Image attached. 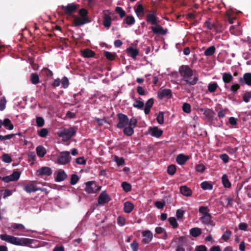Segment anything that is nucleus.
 I'll list each match as a JSON object with an SVG mask.
<instances>
[{
    "label": "nucleus",
    "instance_id": "1",
    "mask_svg": "<svg viewBox=\"0 0 251 251\" xmlns=\"http://www.w3.org/2000/svg\"><path fill=\"white\" fill-rule=\"evenodd\" d=\"M179 72L182 80L190 86L194 85L198 81V75H194V71L187 65H182L179 67Z\"/></svg>",
    "mask_w": 251,
    "mask_h": 251
},
{
    "label": "nucleus",
    "instance_id": "2",
    "mask_svg": "<svg viewBox=\"0 0 251 251\" xmlns=\"http://www.w3.org/2000/svg\"><path fill=\"white\" fill-rule=\"evenodd\" d=\"M2 240L6 241L16 246H25L32 243V239L22 238H19L11 235H8L5 234H1L0 236Z\"/></svg>",
    "mask_w": 251,
    "mask_h": 251
},
{
    "label": "nucleus",
    "instance_id": "3",
    "mask_svg": "<svg viewBox=\"0 0 251 251\" xmlns=\"http://www.w3.org/2000/svg\"><path fill=\"white\" fill-rule=\"evenodd\" d=\"M209 209L208 207L201 206L199 207V212L202 214L200 219L201 223L204 225L214 226L212 220V216L209 213Z\"/></svg>",
    "mask_w": 251,
    "mask_h": 251
},
{
    "label": "nucleus",
    "instance_id": "4",
    "mask_svg": "<svg viewBox=\"0 0 251 251\" xmlns=\"http://www.w3.org/2000/svg\"><path fill=\"white\" fill-rule=\"evenodd\" d=\"M75 127H70L69 128H63L57 132L58 136L62 138L63 141L67 142L70 140L76 134Z\"/></svg>",
    "mask_w": 251,
    "mask_h": 251
},
{
    "label": "nucleus",
    "instance_id": "5",
    "mask_svg": "<svg viewBox=\"0 0 251 251\" xmlns=\"http://www.w3.org/2000/svg\"><path fill=\"white\" fill-rule=\"evenodd\" d=\"M9 228L14 234L19 236L25 235L24 233L29 231L26 230L25 226L21 224H12Z\"/></svg>",
    "mask_w": 251,
    "mask_h": 251
},
{
    "label": "nucleus",
    "instance_id": "6",
    "mask_svg": "<svg viewBox=\"0 0 251 251\" xmlns=\"http://www.w3.org/2000/svg\"><path fill=\"white\" fill-rule=\"evenodd\" d=\"M72 159L70 153L68 151H64L60 153L57 158V163L61 165H66L69 163Z\"/></svg>",
    "mask_w": 251,
    "mask_h": 251
},
{
    "label": "nucleus",
    "instance_id": "7",
    "mask_svg": "<svg viewBox=\"0 0 251 251\" xmlns=\"http://www.w3.org/2000/svg\"><path fill=\"white\" fill-rule=\"evenodd\" d=\"M59 7L65 15L71 16L76 11L79 7V5L74 3H68L67 6L61 5Z\"/></svg>",
    "mask_w": 251,
    "mask_h": 251
},
{
    "label": "nucleus",
    "instance_id": "8",
    "mask_svg": "<svg viewBox=\"0 0 251 251\" xmlns=\"http://www.w3.org/2000/svg\"><path fill=\"white\" fill-rule=\"evenodd\" d=\"M101 187L98 186L94 181H88L86 183L85 191L88 194L95 193L99 191Z\"/></svg>",
    "mask_w": 251,
    "mask_h": 251
},
{
    "label": "nucleus",
    "instance_id": "9",
    "mask_svg": "<svg viewBox=\"0 0 251 251\" xmlns=\"http://www.w3.org/2000/svg\"><path fill=\"white\" fill-rule=\"evenodd\" d=\"M117 118L119 121L117 125L118 128H123L128 125L129 119L126 115L123 113H118L117 114Z\"/></svg>",
    "mask_w": 251,
    "mask_h": 251
},
{
    "label": "nucleus",
    "instance_id": "10",
    "mask_svg": "<svg viewBox=\"0 0 251 251\" xmlns=\"http://www.w3.org/2000/svg\"><path fill=\"white\" fill-rule=\"evenodd\" d=\"M20 175V172L14 171L11 175L3 177L2 181L5 183H8L10 181H16L19 179Z\"/></svg>",
    "mask_w": 251,
    "mask_h": 251
},
{
    "label": "nucleus",
    "instance_id": "11",
    "mask_svg": "<svg viewBox=\"0 0 251 251\" xmlns=\"http://www.w3.org/2000/svg\"><path fill=\"white\" fill-rule=\"evenodd\" d=\"M175 242L177 243L176 251H185L183 247L186 245V240L184 236H180L175 239Z\"/></svg>",
    "mask_w": 251,
    "mask_h": 251
},
{
    "label": "nucleus",
    "instance_id": "12",
    "mask_svg": "<svg viewBox=\"0 0 251 251\" xmlns=\"http://www.w3.org/2000/svg\"><path fill=\"white\" fill-rule=\"evenodd\" d=\"M146 21L148 23L153 25L157 24V17L155 11H151L150 13L146 15Z\"/></svg>",
    "mask_w": 251,
    "mask_h": 251
},
{
    "label": "nucleus",
    "instance_id": "13",
    "mask_svg": "<svg viewBox=\"0 0 251 251\" xmlns=\"http://www.w3.org/2000/svg\"><path fill=\"white\" fill-rule=\"evenodd\" d=\"M52 173L50 168L48 167H42L36 171V175L38 176H50Z\"/></svg>",
    "mask_w": 251,
    "mask_h": 251
},
{
    "label": "nucleus",
    "instance_id": "14",
    "mask_svg": "<svg viewBox=\"0 0 251 251\" xmlns=\"http://www.w3.org/2000/svg\"><path fill=\"white\" fill-rule=\"evenodd\" d=\"M144 238L142 240V242L144 244H149L153 238L152 232L149 230H144L142 233Z\"/></svg>",
    "mask_w": 251,
    "mask_h": 251
},
{
    "label": "nucleus",
    "instance_id": "15",
    "mask_svg": "<svg viewBox=\"0 0 251 251\" xmlns=\"http://www.w3.org/2000/svg\"><path fill=\"white\" fill-rule=\"evenodd\" d=\"M239 82L241 85L247 84L248 86H251V73H245L243 77L239 79Z\"/></svg>",
    "mask_w": 251,
    "mask_h": 251
},
{
    "label": "nucleus",
    "instance_id": "16",
    "mask_svg": "<svg viewBox=\"0 0 251 251\" xmlns=\"http://www.w3.org/2000/svg\"><path fill=\"white\" fill-rule=\"evenodd\" d=\"M110 200V198L108 195L105 191H103L100 195L98 201L99 204L103 205L108 202Z\"/></svg>",
    "mask_w": 251,
    "mask_h": 251
},
{
    "label": "nucleus",
    "instance_id": "17",
    "mask_svg": "<svg viewBox=\"0 0 251 251\" xmlns=\"http://www.w3.org/2000/svg\"><path fill=\"white\" fill-rule=\"evenodd\" d=\"M156 25L155 27H151V29L154 34L164 35L167 33L168 29L167 28L164 29L162 26L158 24Z\"/></svg>",
    "mask_w": 251,
    "mask_h": 251
},
{
    "label": "nucleus",
    "instance_id": "18",
    "mask_svg": "<svg viewBox=\"0 0 251 251\" xmlns=\"http://www.w3.org/2000/svg\"><path fill=\"white\" fill-rule=\"evenodd\" d=\"M171 98L172 97V91L170 89H164L158 93V97L159 99L162 100L164 97Z\"/></svg>",
    "mask_w": 251,
    "mask_h": 251
},
{
    "label": "nucleus",
    "instance_id": "19",
    "mask_svg": "<svg viewBox=\"0 0 251 251\" xmlns=\"http://www.w3.org/2000/svg\"><path fill=\"white\" fill-rule=\"evenodd\" d=\"M90 22L88 18H80L76 17L74 20V24L75 26H80Z\"/></svg>",
    "mask_w": 251,
    "mask_h": 251
},
{
    "label": "nucleus",
    "instance_id": "20",
    "mask_svg": "<svg viewBox=\"0 0 251 251\" xmlns=\"http://www.w3.org/2000/svg\"><path fill=\"white\" fill-rule=\"evenodd\" d=\"M149 131L151 136L156 138L160 137L163 134V131L157 126L150 127Z\"/></svg>",
    "mask_w": 251,
    "mask_h": 251
},
{
    "label": "nucleus",
    "instance_id": "21",
    "mask_svg": "<svg viewBox=\"0 0 251 251\" xmlns=\"http://www.w3.org/2000/svg\"><path fill=\"white\" fill-rule=\"evenodd\" d=\"M137 8H135V12L137 16L140 19H142L144 16V8L142 4L137 3Z\"/></svg>",
    "mask_w": 251,
    "mask_h": 251
},
{
    "label": "nucleus",
    "instance_id": "22",
    "mask_svg": "<svg viewBox=\"0 0 251 251\" xmlns=\"http://www.w3.org/2000/svg\"><path fill=\"white\" fill-rule=\"evenodd\" d=\"M189 159V157L183 154H178L176 158L177 163L179 165H183Z\"/></svg>",
    "mask_w": 251,
    "mask_h": 251
},
{
    "label": "nucleus",
    "instance_id": "23",
    "mask_svg": "<svg viewBox=\"0 0 251 251\" xmlns=\"http://www.w3.org/2000/svg\"><path fill=\"white\" fill-rule=\"evenodd\" d=\"M67 177V175L64 170H59L57 173V175L55 178L56 182H60L64 180Z\"/></svg>",
    "mask_w": 251,
    "mask_h": 251
},
{
    "label": "nucleus",
    "instance_id": "24",
    "mask_svg": "<svg viewBox=\"0 0 251 251\" xmlns=\"http://www.w3.org/2000/svg\"><path fill=\"white\" fill-rule=\"evenodd\" d=\"M126 52L133 59H135L139 54V50L137 49H134L132 47H130L126 49Z\"/></svg>",
    "mask_w": 251,
    "mask_h": 251
},
{
    "label": "nucleus",
    "instance_id": "25",
    "mask_svg": "<svg viewBox=\"0 0 251 251\" xmlns=\"http://www.w3.org/2000/svg\"><path fill=\"white\" fill-rule=\"evenodd\" d=\"M203 114L209 121H211L213 120L215 112L212 109H207L204 110Z\"/></svg>",
    "mask_w": 251,
    "mask_h": 251
},
{
    "label": "nucleus",
    "instance_id": "26",
    "mask_svg": "<svg viewBox=\"0 0 251 251\" xmlns=\"http://www.w3.org/2000/svg\"><path fill=\"white\" fill-rule=\"evenodd\" d=\"M180 192L183 196L189 197L192 195L191 190L186 186H182L180 187Z\"/></svg>",
    "mask_w": 251,
    "mask_h": 251
},
{
    "label": "nucleus",
    "instance_id": "27",
    "mask_svg": "<svg viewBox=\"0 0 251 251\" xmlns=\"http://www.w3.org/2000/svg\"><path fill=\"white\" fill-rule=\"evenodd\" d=\"M82 55L85 58L93 57H94L95 52L92 50L86 49L82 51Z\"/></svg>",
    "mask_w": 251,
    "mask_h": 251
},
{
    "label": "nucleus",
    "instance_id": "28",
    "mask_svg": "<svg viewBox=\"0 0 251 251\" xmlns=\"http://www.w3.org/2000/svg\"><path fill=\"white\" fill-rule=\"evenodd\" d=\"M36 151L37 155L40 157H44L47 152L46 149L42 146H37Z\"/></svg>",
    "mask_w": 251,
    "mask_h": 251
},
{
    "label": "nucleus",
    "instance_id": "29",
    "mask_svg": "<svg viewBox=\"0 0 251 251\" xmlns=\"http://www.w3.org/2000/svg\"><path fill=\"white\" fill-rule=\"evenodd\" d=\"M222 79L225 83H229L233 80V76L229 73H225L223 74Z\"/></svg>",
    "mask_w": 251,
    "mask_h": 251
},
{
    "label": "nucleus",
    "instance_id": "30",
    "mask_svg": "<svg viewBox=\"0 0 251 251\" xmlns=\"http://www.w3.org/2000/svg\"><path fill=\"white\" fill-rule=\"evenodd\" d=\"M134 205L130 201H126L124 204V211L126 213H130L134 208Z\"/></svg>",
    "mask_w": 251,
    "mask_h": 251
},
{
    "label": "nucleus",
    "instance_id": "31",
    "mask_svg": "<svg viewBox=\"0 0 251 251\" xmlns=\"http://www.w3.org/2000/svg\"><path fill=\"white\" fill-rule=\"evenodd\" d=\"M218 87L219 86L217 82H211L208 84L207 90L211 93H214L216 91Z\"/></svg>",
    "mask_w": 251,
    "mask_h": 251
},
{
    "label": "nucleus",
    "instance_id": "32",
    "mask_svg": "<svg viewBox=\"0 0 251 251\" xmlns=\"http://www.w3.org/2000/svg\"><path fill=\"white\" fill-rule=\"evenodd\" d=\"M2 125L9 130H12L14 128V126L11 123V121L8 118H5L3 122L2 121Z\"/></svg>",
    "mask_w": 251,
    "mask_h": 251
},
{
    "label": "nucleus",
    "instance_id": "33",
    "mask_svg": "<svg viewBox=\"0 0 251 251\" xmlns=\"http://www.w3.org/2000/svg\"><path fill=\"white\" fill-rule=\"evenodd\" d=\"M104 56L110 61L114 60L117 56L115 52H111L108 51H104Z\"/></svg>",
    "mask_w": 251,
    "mask_h": 251
},
{
    "label": "nucleus",
    "instance_id": "34",
    "mask_svg": "<svg viewBox=\"0 0 251 251\" xmlns=\"http://www.w3.org/2000/svg\"><path fill=\"white\" fill-rule=\"evenodd\" d=\"M216 51V48L214 46H211L207 48L204 52V55L207 56H210L215 53Z\"/></svg>",
    "mask_w": 251,
    "mask_h": 251
},
{
    "label": "nucleus",
    "instance_id": "35",
    "mask_svg": "<svg viewBox=\"0 0 251 251\" xmlns=\"http://www.w3.org/2000/svg\"><path fill=\"white\" fill-rule=\"evenodd\" d=\"M190 234L194 237H197L201 234V228L198 227H194L190 229Z\"/></svg>",
    "mask_w": 251,
    "mask_h": 251
},
{
    "label": "nucleus",
    "instance_id": "36",
    "mask_svg": "<svg viewBox=\"0 0 251 251\" xmlns=\"http://www.w3.org/2000/svg\"><path fill=\"white\" fill-rule=\"evenodd\" d=\"M135 22L134 17L132 15H128L124 20L123 24H126L128 25H132Z\"/></svg>",
    "mask_w": 251,
    "mask_h": 251
},
{
    "label": "nucleus",
    "instance_id": "37",
    "mask_svg": "<svg viewBox=\"0 0 251 251\" xmlns=\"http://www.w3.org/2000/svg\"><path fill=\"white\" fill-rule=\"evenodd\" d=\"M111 24V18L109 15L105 14L103 21V25L107 28H109Z\"/></svg>",
    "mask_w": 251,
    "mask_h": 251
},
{
    "label": "nucleus",
    "instance_id": "38",
    "mask_svg": "<svg viewBox=\"0 0 251 251\" xmlns=\"http://www.w3.org/2000/svg\"><path fill=\"white\" fill-rule=\"evenodd\" d=\"M222 181L224 186L225 188H230L231 186V183L228 179V177L226 175H224L222 177Z\"/></svg>",
    "mask_w": 251,
    "mask_h": 251
},
{
    "label": "nucleus",
    "instance_id": "39",
    "mask_svg": "<svg viewBox=\"0 0 251 251\" xmlns=\"http://www.w3.org/2000/svg\"><path fill=\"white\" fill-rule=\"evenodd\" d=\"M41 74L44 76H46L47 77H51L53 75L52 71L47 68H44L41 72Z\"/></svg>",
    "mask_w": 251,
    "mask_h": 251
},
{
    "label": "nucleus",
    "instance_id": "40",
    "mask_svg": "<svg viewBox=\"0 0 251 251\" xmlns=\"http://www.w3.org/2000/svg\"><path fill=\"white\" fill-rule=\"evenodd\" d=\"M24 190L28 193L36 192L35 189V185L33 183L28 184L25 186Z\"/></svg>",
    "mask_w": 251,
    "mask_h": 251
},
{
    "label": "nucleus",
    "instance_id": "41",
    "mask_svg": "<svg viewBox=\"0 0 251 251\" xmlns=\"http://www.w3.org/2000/svg\"><path fill=\"white\" fill-rule=\"evenodd\" d=\"M132 98L135 100V102L133 104V107L135 108H138V109H142L144 105V103L143 101H142L139 100H137L133 96Z\"/></svg>",
    "mask_w": 251,
    "mask_h": 251
},
{
    "label": "nucleus",
    "instance_id": "42",
    "mask_svg": "<svg viewBox=\"0 0 251 251\" xmlns=\"http://www.w3.org/2000/svg\"><path fill=\"white\" fill-rule=\"evenodd\" d=\"M31 82L33 84H36L39 82V76L36 73H32L30 76Z\"/></svg>",
    "mask_w": 251,
    "mask_h": 251
},
{
    "label": "nucleus",
    "instance_id": "43",
    "mask_svg": "<svg viewBox=\"0 0 251 251\" xmlns=\"http://www.w3.org/2000/svg\"><path fill=\"white\" fill-rule=\"evenodd\" d=\"M123 132L125 134L128 136H131L134 133V128L128 126L127 127L125 126L124 127Z\"/></svg>",
    "mask_w": 251,
    "mask_h": 251
},
{
    "label": "nucleus",
    "instance_id": "44",
    "mask_svg": "<svg viewBox=\"0 0 251 251\" xmlns=\"http://www.w3.org/2000/svg\"><path fill=\"white\" fill-rule=\"evenodd\" d=\"M113 161L116 162L118 166L124 165L125 163V160L123 157H119L117 155L114 156Z\"/></svg>",
    "mask_w": 251,
    "mask_h": 251
},
{
    "label": "nucleus",
    "instance_id": "45",
    "mask_svg": "<svg viewBox=\"0 0 251 251\" xmlns=\"http://www.w3.org/2000/svg\"><path fill=\"white\" fill-rule=\"evenodd\" d=\"M201 187L203 190H212L213 186L207 181H203L201 183Z\"/></svg>",
    "mask_w": 251,
    "mask_h": 251
},
{
    "label": "nucleus",
    "instance_id": "46",
    "mask_svg": "<svg viewBox=\"0 0 251 251\" xmlns=\"http://www.w3.org/2000/svg\"><path fill=\"white\" fill-rule=\"evenodd\" d=\"M38 134L39 136L42 138L46 137L48 133H49V130L47 128H42L40 130H38Z\"/></svg>",
    "mask_w": 251,
    "mask_h": 251
},
{
    "label": "nucleus",
    "instance_id": "47",
    "mask_svg": "<svg viewBox=\"0 0 251 251\" xmlns=\"http://www.w3.org/2000/svg\"><path fill=\"white\" fill-rule=\"evenodd\" d=\"M232 234V232L229 230H226L222 235V239L226 242Z\"/></svg>",
    "mask_w": 251,
    "mask_h": 251
},
{
    "label": "nucleus",
    "instance_id": "48",
    "mask_svg": "<svg viewBox=\"0 0 251 251\" xmlns=\"http://www.w3.org/2000/svg\"><path fill=\"white\" fill-rule=\"evenodd\" d=\"M2 160L6 163H10L12 162V158L7 153H3L2 156H1Z\"/></svg>",
    "mask_w": 251,
    "mask_h": 251
},
{
    "label": "nucleus",
    "instance_id": "49",
    "mask_svg": "<svg viewBox=\"0 0 251 251\" xmlns=\"http://www.w3.org/2000/svg\"><path fill=\"white\" fill-rule=\"evenodd\" d=\"M168 173L171 176L174 175L176 172V166L175 165H170L167 168Z\"/></svg>",
    "mask_w": 251,
    "mask_h": 251
},
{
    "label": "nucleus",
    "instance_id": "50",
    "mask_svg": "<svg viewBox=\"0 0 251 251\" xmlns=\"http://www.w3.org/2000/svg\"><path fill=\"white\" fill-rule=\"evenodd\" d=\"M115 12L119 15L121 18H123L126 16V12L121 7H116Z\"/></svg>",
    "mask_w": 251,
    "mask_h": 251
},
{
    "label": "nucleus",
    "instance_id": "51",
    "mask_svg": "<svg viewBox=\"0 0 251 251\" xmlns=\"http://www.w3.org/2000/svg\"><path fill=\"white\" fill-rule=\"evenodd\" d=\"M122 187L123 189V190L126 192H128L130 191L131 189V185L126 182H122Z\"/></svg>",
    "mask_w": 251,
    "mask_h": 251
},
{
    "label": "nucleus",
    "instance_id": "52",
    "mask_svg": "<svg viewBox=\"0 0 251 251\" xmlns=\"http://www.w3.org/2000/svg\"><path fill=\"white\" fill-rule=\"evenodd\" d=\"M156 120L159 124L162 125L164 123V113L163 112H159L157 117Z\"/></svg>",
    "mask_w": 251,
    "mask_h": 251
},
{
    "label": "nucleus",
    "instance_id": "53",
    "mask_svg": "<svg viewBox=\"0 0 251 251\" xmlns=\"http://www.w3.org/2000/svg\"><path fill=\"white\" fill-rule=\"evenodd\" d=\"M37 126L39 127H42L45 124V121L42 117H37L36 118Z\"/></svg>",
    "mask_w": 251,
    "mask_h": 251
},
{
    "label": "nucleus",
    "instance_id": "54",
    "mask_svg": "<svg viewBox=\"0 0 251 251\" xmlns=\"http://www.w3.org/2000/svg\"><path fill=\"white\" fill-rule=\"evenodd\" d=\"M168 220L170 225H172L173 228H176L178 227V225L175 217H170L169 218Z\"/></svg>",
    "mask_w": 251,
    "mask_h": 251
},
{
    "label": "nucleus",
    "instance_id": "55",
    "mask_svg": "<svg viewBox=\"0 0 251 251\" xmlns=\"http://www.w3.org/2000/svg\"><path fill=\"white\" fill-rule=\"evenodd\" d=\"M79 180V177L76 174H73L71 176L70 184L71 185H75Z\"/></svg>",
    "mask_w": 251,
    "mask_h": 251
},
{
    "label": "nucleus",
    "instance_id": "56",
    "mask_svg": "<svg viewBox=\"0 0 251 251\" xmlns=\"http://www.w3.org/2000/svg\"><path fill=\"white\" fill-rule=\"evenodd\" d=\"M6 100L4 97H2L0 100V110L3 111L5 108Z\"/></svg>",
    "mask_w": 251,
    "mask_h": 251
},
{
    "label": "nucleus",
    "instance_id": "57",
    "mask_svg": "<svg viewBox=\"0 0 251 251\" xmlns=\"http://www.w3.org/2000/svg\"><path fill=\"white\" fill-rule=\"evenodd\" d=\"M182 110L183 111L186 113H189L191 112V105L190 104L188 103H184L182 105Z\"/></svg>",
    "mask_w": 251,
    "mask_h": 251
},
{
    "label": "nucleus",
    "instance_id": "58",
    "mask_svg": "<svg viewBox=\"0 0 251 251\" xmlns=\"http://www.w3.org/2000/svg\"><path fill=\"white\" fill-rule=\"evenodd\" d=\"M205 167L202 164H199L196 166L195 169L196 171L199 173H202L205 170Z\"/></svg>",
    "mask_w": 251,
    "mask_h": 251
},
{
    "label": "nucleus",
    "instance_id": "59",
    "mask_svg": "<svg viewBox=\"0 0 251 251\" xmlns=\"http://www.w3.org/2000/svg\"><path fill=\"white\" fill-rule=\"evenodd\" d=\"M61 84L62 87L64 88H66L68 87L69 85V81L67 77L64 76L62 78L61 80Z\"/></svg>",
    "mask_w": 251,
    "mask_h": 251
},
{
    "label": "nucleus",
    "instance_id": "60",
    "mask_svg": "<svg viewBox=\"0 0 251 251\" xmlns=\"http://www.w3.org/2000/svg\"><path fill=\"white\" fill-rule=\"evenodd\" d=\"M137 124V120L135 117H132L128 122V126L135 128Z\"/></svg>",
    "mask_w": 251,
    "mask_h": 251
},
{
    "label": "nucleus",
    "instance_id": "61",
    "mask_svg": "<svg viewBox=\"0 0 251 251\" xmlns=\"http://www.w3.org/2000/svg\"><path fill=\"white\" fill-rule=\"evenodd\" d=\"M251 98V92H246L243 96V99L245 102H248Z\"/></svg>",
    "mask_w": 251,
    "mask_h": 251
},
{
    "label": "nucleus",
    "instance_id": "62",
    "mask_svg": "<svg viewBox=\"0 0 251 251\" xmlns=\"http://www.w3.org/2000/svg\"><path fill=\"white\" fill-rule=\"evenodd\" d=\"M126 220L123 216H119L117 218V223L120 226H123L126 224Z\"/></svg>",
    "mask_w": 251,
    "mask_h": 251
},
{
    "label": "nucleus",
    "instance_id": "63",
    "mask_svg": "<svg viewBox=\"0 0 251 251\" xmlns=\"http://www.w3.org/2000/svg\"><path fill=\"white\" fill-rule=\"evenodd\" d=\"M240 86L238 84H233L230 87V90L233 93H236L240 89Z\"/></svg>",
    "mask_w": 251,
    "mask_h": 251
},
{
    "label": "nucleus",
    "instance_id": "64",
    "mask_svg": "<svg viewBox=\"0 0 251 251\" xmlns=\"http://www.w3.org/2000/svg\"><path fill=\"white\" fill-rule=\"evenodd\" d=\"M207 249L204 245H200L196 247L195 251H207Z\"/></svg>",
    "mask_w": 251,
    "mask_h": 251
}]
</instances>
